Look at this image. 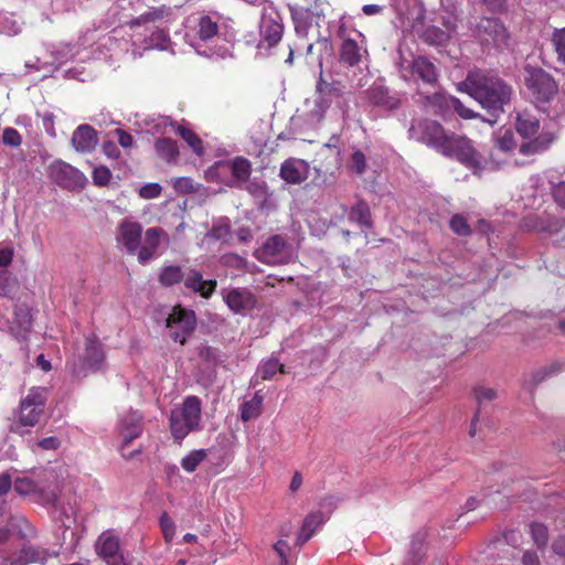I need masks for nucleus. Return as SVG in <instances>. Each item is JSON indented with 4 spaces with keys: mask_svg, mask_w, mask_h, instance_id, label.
Wrapping results in <instances>:
<instances>
[{
    "mask_svg": "<svg viewBox=\"0 0 565 565\" xmlns=\"http://www.w3.org/2000/svg\"><path fill=\"white\" fill-rule=\"evenodd\" d=\"M408 136L446 157L456 158L473 172L482 168V158L472 141L465 136L447 134L443 126L435 120L414 119L408 129Z\"/></svg>",
    "mask_w": 565,
    "mask_h": 565,
    "instance_id": "1",
    "label": "nucleus"
},
{
    "mask_svg": "<svg viewBox=\"0 0 565 565\" xmlns=\"http://www.w3.org/2000/svg\"><path fill=\"white\" fill-rule=\"evenodd\" d=\"M458 87L488 109L492 116L502 113L504 105L510 103L512 96L511 86L500 77L481 70L469 72Z\"/></svg>",
    "mask_w": 565,
    "mask_h": 565,
    "instance_id": "2",
    "label": "nucleus"
},
{
    "mask_svg": "<svg viewBox=\"0 0 565 565\" xmlns=\"http://www.w3.org/2000/svg\"><path fill=\"white\" fill-rule=\"evenodd\" d=\"M201 422V401L188 396L180 407L170 414V428L174 439L181 441L190 431L199 428Z\"/></svg>",
    "mask_w": 565,
    "mask_h": 565,
    "instance_id": "3",
    "label": "nucleus"
},
{
    "mask_svg": "<svg viewBox=\"0 0 565 565\" xmlns=\"http://www.w3.org/2000/svg\"><path fill=\"white\" fill-rule=\"evenodd\" d=\"M523 81L531 96L540 103L550 102L558 90L556 82L546 71L531 64L524 66Z\"/></svg>",
    "mask_w": 565,
    "mask_h": 565,
    "instance_id": "4",
    "label": "nucleus"
},
{
    "mask_svg": "<svg viewBox=\"0 0 565 565\" xmlns=\"http://www.w3.org/2000/svg\"><path fill=\"white\" fill-rule=\"evenodd\" d=\"M473 34L484 49L503 51L510 44V34L507 28L494 18H481L473 28Z\"/></svg>",
    "mask_w": 565,
    "mask_h": 565,
    "instance_id": "5",
    "label": "nucleus"
},
{
    "mask_svg": "<svg viewBox=\"0 0 565 565\" xmlns=\"http://www.w3.org/2000/svg\"><path fill=\"white\" fill-rule=\"evenodd\" d=\"M337 36L341 40L339 45V63L345 67H356L367 55V50L363 45V35L356 31H349L341 24Z\"/></svg>",
    "mask_w": 565,
    "mask_h": 565,
    "instance_id": "6",
    "label": "nucleus"
},
{
    "mask_svg": "<svg viewBox=\"0 0 565 565\" xmlns=\"http://www.w3.org/2000/svg\"><path fill=\"white\" fill-rule=\"evenodd\" d=\"M105 361V353L102 343L95 338H87L85 342V350L79 359V362L73 361L67 363V369L72 374L77 377H84L88 371H98L102 369Z\"/></svg>",
    "mask_w": 565,
    "mask_h": 565,
    "instance_id": "7",
    "label": "nucleus"
},
{
    "mask_svg": "<svg viewBox=\"0 0 565 565\" xmlns=\"http://www.w3.org/2000/svg\"><path fill=\"white\" fill-rule=\"evenodd\" d=\"M166 326L170 330L171 339L174 342L184 344L188 338L195 330V313L194 311L184 309L181 306H175L169 313Z\"/></svg>",
    "mask_w": 565,
    "mask_h": 565,
    "instance_id": "8",
    "label": "nucleus"
},
{
    "mask_svg": "<svg viewBox=\"0 0 565 565\" xmlns=\"http://www.w3.org/2000/svg\"><path fill=\"white\" fill-rule=\"evenodd\" d=\"M49 397L45 387H32L20 403L19 420L23 426H34L44 412Z\"/></svg>",
    "mask_w": 565,
    "mask_h": 565,
    "instance_id": "9",
    "label": "nucleus"
},
{
    "mask_svg": "<svg viewBox=\"0 0 565 565\" xmlns=\"http://www.w3.org/2000/svg\"><path fill=\"white\" fill-rule=\"evenodd\" d=\"M255 256L264 264L282 265L294 258V250L280 235H274L255 252Z\"/></svg>",
    "mask_w": 565,
    "mask_h": 565,
    "instance_id": "10",
    "label": "nucleus"
},
{
    "mask_svg": "<svg viewBox=\"0 0 565 565\" xmlns=\"http://www.w3.org/2000/svg\"><path fill=\"white\" fill-rule=\"evenodd\" d=\"M218 18L209 14L192 15L186 21L185 38L194 46L196 41L206 42L218 33Z\"/></svg>",
    "mask_w": 565,
    "mask_h": 565,
    "instance_id": "11",
    "label": "nucleus"
},
{
    "mask_svg": "<svg viewBox=\"0 0 565 565\" xmlns=\"http://www.w3.org/2000/svg\"><path fill=\"white\" fill-rule=\"evenodd\" d=\"M50 178L61 188L67 190H78L84 188L85 175L64 161H55L49 168Z\"/></svg>",
    "mask_w": 565,
    "mask_h": 565,
    "instance_id": "12",
    "label": "nucleus"
},
{
    "mask_svg": "<svg viewBox=\"0 0 565 565\" xmlns=\"http://www.w3.org/2000/svg\"><path fill=\"white\" fill-rule=\"evenodd\" d=\"M142 226L130 218H124L117 227V243L126 249L128 254H137L141 243Z\"/></svg>",
    "mask_w": 565,
    "mask_h": 565,
    "instance_id": "13",
    "label": "nucleus"
},
{
    "mask_svg": "<svg viewBox=\"0 0 565 565\" xmlns=\"http://www.w3.org/2000/svg\"><path fill=\"white\" fill-rule=\"evenodd\" d=\"M282 31L280 14L274 8H265L259 22L262 42H266L268 46H274L280 41Z\"/></svg>",
    "mask_w": 565,
    "mask_h": 565,
    "instance_id": "14",
    "label": "nucleus"
},
{
    "mask_svg": "<svg viewBox=\"0 0 565 565\" xmlns=\"http://www.w3.org/2000/svg\"><path fill=\"white\" fill-rule=\"evenodd\" d=\"M98 555L108 565H127L126 558L120 551L119 539L109 532L99 535L96 544Z\"/></svg>",
    "mask_w": 565,
    "mask_h": 565,
    "instance_id": "15",
    "label": "nucleus"
},
{
    "mask_svg": "<svg viewBox=\"0 0 565 565\" xmlns=\"http://www.w3.org/2000/svg\"><path fill=\"white\" fill-rule=\"evenodd\" d=\"M426 106L430 107L436 115H444L449 107H454L465 119L477 117V114L463 106L458 98L447 97L444 93H435L431 96H427Z\"/></svg>",
    "mask_w": 565,
    "mask_h": 565,
    "instance_id": "16",
    "label": "nucleus"
},
{
    "mask_svg": "<svg viewBox=\"0 0 565 565\" xmlns=\"http://www.w3.org/2000/svg\"><path fill=\"white\" fill-rule=\"evenodd\" d=\"M169 243L168 234L160 227H150L145 233V244L139 247L138 262L142 265L156 257L161 244Z\"/></svg>",
    "mask_w": 565,
    "mask_h": 565,
    "instance_id": "17",
    "label": "nucleus"
},
{
    "mask_svg": "<svg viewBox=\"0 0 565 565\" xmlns=\"http://www.w3.org/2000/svg\"><path fill=\"white\" fill-rule=\"evenodd\" d=\"M223 298L228 308L235 313L244 315L256 306V297L244 288L224 290Z\"/></svg>",
    "mask_w": 565,
    "mask_h": 565,
    "instance_id": "18",
    "label": "nucleus"
},
{
    "mask_svg": "<svg viewBox=\"0 0 565 565\" xmlns=\"http://www.w3.org/2000/svg\"><path fill=\"white\" fill-rule=\"evenodd\" d=\"M175 20L174 12L170 7L161 6L150 8L147 12L136 17L130 21V26H140L149 23L157 26L172 23Z\"/></svg>",
    "mask_w": 565,
    "mask_h": 565,
    "instance_id": "19",
    "label": "nucleus"
},
{
    "mask_svg": "<svg viewBox=\"0 0 565 565\" xmlns=\"http://www.w3.org/2000/svg\"><path fill=\"white\" fill-rule=\"evenodd\" d=\"M50 554L46 550L24 546L17 555L12 557L0 556V565H28L31 563H45Z\"/></svg>",
    "mask_w": 565,
    "mask_h": 565,
    "instance_id": "20",
    "label": "nucleus"
},
{
    "mask_svg": "<svg viewBox=\"0 0 565 565\" xmlns=\"http://www.w3.org/2000/svg\"><path fill=\"white\" fill-rule=\"evenodd\" d=\"M142 433V416L138 412L127 413L119 423V434L122 439L121 450L138 438Z\"/></svg>",
    "mask_w": 565,
    "mask_h": 565,
    "instance_id": "21",
    "label": "nucleus"
},
{
    "mask_svg": "<svg viewBox=\"0 0 565 565\" xmlns=\"http://www.w3.org/2000/svg\"><path fill=\"white\" fill-rule=\"evenodd\" d=\"M97 143V132L87 124L79 125L72 135V145L77 152H92Z\"/></svg>",
    "mask_w": 565,
    "mask_h": 565,
    "instance_id": "22",
    "label": "nucleus"
},
{
    "mask_svg": "<svg viewBox=\"0 0 565 565\" xmlns=\"http://www.w3.org/2000/svg\"><path fill=\"white\" fill-rule=\"evenodd\" d=\"M527 139L529 141L523 142L520 146L519 152L523 156L531 157L547 151L555 141L556 136L551 131H542L541 134Z\"/></svg>",
    "mask_w": 565,
    "mask_h": 565,
    "instance_id": "23",
    "label": "nucleus"
},
{
    "mask_svg": "<svg viewBox=\"0 0 565 565\" xmlns=\"http://www.w3.org/2000/svg\"><path fill=\"white\" fill-rule=\"evenodd\" d=\"M308 168L305 161L289 159L280 168V177L288 183L297 184L307 179Z\"/></svg>",
    "mask_w": 565,
    "mask_h": 565,
    "instance_id": "24",
    "label": "nucleus"
},
{
    "mask_svg": "<svg viewBox=\"0 0 565 565\" xmlns=\"http://www.w3.org/2000/svg\"><path fill=\"white\" fill-rule=\"evenodd\" d=\"M183 280L188 289L199 292L204 298L210 297L216 288L215 280H204L196 270H189L184 274Z\"/></svg>",
    "mask_w": 565,
    "mask_h": 565,
    "instance_id": "25",
    "label": "nucleus"
},
{
    "mask_svg": "<svg viewBox=\"0 0 565 565\" xmlns=\"http://www.w3.org/2000/svg\"><path fill=\"white\" fill-rule=\"evenodd\" d=\"M369 100L380 107L392 110L399 106V99L391 95L388 89L382 85H374L366 90Z\"/></svg>",
    "mask_w": 565,
    "mask_h": 565,
    "instance_id": "26",
    "label": "nucleus"
},
{
    "mask_svg": "<svg viewBox=\"0 0 565 565\" xmlns=\"http://www.w3.org/2000/svg\"><path fill=\"white\" fill-rule=\"evenodd\" d=\"M515 129L523 138H532L537 135L540 129V120L527 110L516 114Z\"/></svg>",
    "mask_w": 565,
    "mask_h": 565,
    "instance_id": "27",
    "label": "nucleus"
},
{
    "mask_svg": "<svg viewBox=\"0 0 565 565\" xmlns=\"http://www.w3.org/2000/svg\"><path fill=\"white\" fill-rule=\"evenodd\" d=\"M326 521V518L322 512L317 511L309 513L306 519L303 520L302 526L300 529V532L297 537V544L302 545L308 540L311 539L315 531L323 524Z\"/></svg>",
    "mask_w": 565,
    "mask_h": 565,
    "instance_id": "28",
    "label": "nucleus"
},
{
    "mask_svg": "<svg viewBox=\"0 0 565 565\" xmlns=\"http://www.w3.org/2000/svg\"><path fill=\"white\" fill-rule=\"evenodd\" d=\"M412 72L425 83L434 84L437 81L436 67L426 57H416L412 63Z\"/></svg>",
    "mask_w": 565,
    "mask_h": 565,
    "instance_id": "29",
    "label": "nucleus"
},
{
    "mask_svg": "<svg viewBox=\"0 0 565 565\" xmlns=\"http://www.w3.org/2000/svg\"><path fill=\"white\" fill-rule=\"evenodd\" d=\"M349 221L359 224L362 227H372L371 211L366 202L359 201L348 214Z\"/></svg>",
    "mask_w": 565,
    "mask_h": 565,
    "instance_id": "30",
    "label": "nucleus"
},
{
    "mask_svg": "<svg viewBox=\"0 0 565 565\" xmlns=\"http://www.w3.org/2000/svg\"><path fill=\"white\" fill-rule=\"evenodd\" d=\"M263 396L259 393H255L254 396L244 402L239 408V417L243 422H249L257 418L262 413Z\"/></svg>",
    "mask_w": 565,
    "mask_h": 565,
    "instance_id": "31",
    "label": "nucleus"
},
{
    "mask_svg": "<svg viewBox=\"0 0 565 565\" xmlns=\"http://www.w3.org/2000/svg\"><path fill=\"white\" fill-rule=\"evenodd\" d=\"M157 154L167 162L175 161L179 156L177 142L170 138H159L154 142Z\"/></svg>",
    "mask_w": 565,
    "mask_h": 565,
    "instance_id": "32",
    "label": "nucleus"
},
{
    "mask_svg": "<svg viewBox=\"0 0 565 565\" xmlns=\"http://www.w3.org/2000/svg\"><path fill=\"white\" fill-rule=\"evenodd\" d=\"M345 85L340 79L328 82L320 73L319 81L316 86V93H324L332 99H338L344 94Z\"/></svg>",
    "mask_w": 565,
    "mask_h": 565,
    "instance_id": "33",
    "label": "nucleus"
},
{
    "mask_svg": "<svg viewBox=\"0 0 565 565\" xmlns=\"http://www.w3.org/2000/svg\"><path fill=\"white\" fill-rule=\"evenodd\" d=\"M334 99L326 95L324 93H316L315 105L310 110L309 117L313 122H319L327 110L330 108Z\"/></svg>",
    "mask_w": 565,
    "mask_h": 565,
    "instance_id": "34",
    "label": "nucleus"
},
{
    "mask_svg": "<svg viewBox=\"0 0 565 565\" xmlns=\"http://www.w3.org/2000/svg\"><path fill=\"white\" fill-rule=\"evenodd\" d=\"M231 172L235 182L238 184L245 183L252 172L250 162L243 157H237L231 163Z\"/></svg>",
    "mask_w": 565,
    "mask_h": 565,
    "instance_id": "35",
    "label": "nucleus"
},
{
    "mask_svg": "<svg viewBox=\"0 0 565 565\" xmlns=\"http://www.w3.org/2000/svg\"><path fill=\"white\" fill-rule=\"evenodd\" d=\"M277 373H285V367L276 358L263 361L257 369V374L264 381L271 380Z\"/></svg>",
    "mask_w": 565,
    "mask_h": 565,
    "instance_id": "36",
    "label": "nucleus"
},
{
    "mask_svg": "<svg viewBox=\"0 0 565 565\" xmlns=\"http://www.w3.org/2000/svg\"><path fill=\"white\" fill-rule=\"evenodd\" d=\"M420 38L430 45H444L450 39L449 32H445L435 25L425 28L420 33Z\"/></svg>",
    "mask_w": 565,
    "mask_h": 565,
    "instance_id": "37",
    "label": "nucleus"
},
{
    "mask_svg": "<svg viewBox=\"0 0 565 565\" xmlns=\"http://www.w3.org/2000/svg\"><path fill=\"white\" fill-rule=\"evenodd\" d=\"M147 49L167 50L170 44V38L162 28L157 29L145 40Z\"/></svg>",
    "mask_w": 565,
    "mask_h": 565,
    "instance_id": "38",
    "label": "nucleus"
},
{
    "mask_svg": "<svg viewBox=\"0 0 565 565\" xmlns=\"http://www.w3.org/2000/svg\"><path fill=\"white\" fill-rule=\"evenodd\" d=\"M545 230L553 238V243L565 249V220H552Z\"/></svg>",
    "mask_w": 565,
    "mask_h": 565,
    "instance_id": "39",
    "label": "nucleus"
},
{
    "mask_svg": "<svg viewBox=\"0 0 565 565\" xmlns=\"http://www.w3.org/2000/svg\"><path fill=\"white\" fill-rule=\"evenodd\" d=\"M184 273L179 266L170 265L162 268L159 280L164 286H172L183 280Z\"/></svg>",
    "mask_w": 565,
    "mask_h": 565,
    "instance_id": "40",
    "label": "nucleus"
},
{
    "mask_svg": "<svg viewBox=\"0 0 565 565\" xmlns=\"http://www.w3.org/2000/svg\"><path fill=\"white\" fill-rule=\"evenodd\" d=\"M205 457L206 451L204 449L193 450L182 459L181 467L186 472H193Z\"/></svg>",
    "mask_w": 565,
    "mask_h": 565,
    "instance_id": "41",
    "label": "nucleus"
},
{
    "mask_svg": "<svg viewBox=\"0 0 565 565\" xmlns=\"http://www.w3.org/2000/svg\"><path fill=\"white\" fill-rule=\"evenodd\" d=\"M177 131L195 153L201 154L203 152L202 141L192 130L178 126Z\"/></svg>",
    "mask_w": 565,
    "mask_h": 565,
    "instance_id": "42",
    "label": "nucleus"
},
{
    "mask_svg": "<svg viewBox=\"0 0 565 565\" xmlns=\"http://www.w3.org/2000/svg\"><path fill=\"white\" fill-rule=\"evenodd\" d=\"M348 168L350 171H352L359 175H362L366 171L365 154L359 149L354 150L350 157Z\"/></svg>",
    "mask_w": 565,
    "mask_h": 565,
    "instance_id": "43",
    "label": "nucleus"
},
{
    "mask_svg": "<svg viewBox=\"0 0 565 565\" xmlns=\"http://www.w3.org/2000/svg\"><path fill=\"white\" fill-rule=\"evenodd\" d=\"M449 226L454 233L460 236H467L471 233V228L468 221L461 214H455L451 216Z\"/></svg>",
    "mask_w": 565,
    "mask_h": 565,
    "instance_id": "44",
    "label": "nucleus"
},
{
    "mask_svg": "<svg viewBox=\"0 0 565 565\" xmlns=\"http://www.w3.org/2000/svg\"><path fill=\"white\" fill-rule=\"evenodd\" d=\"M530 531L535 544L541 547L545 546L548 540L547 527L541 523H533L530 525Z\"/></svg>",
    "mask_w": 565,
    "mask_h": 565,
    "instance_id": "45",
    "label": "nucleus"
},
{
    "mask_svg": "<svg viewBox=\"0 0 565 565\" xmlns=\"http://www.w3.org/2000/svg\"><path fill=\"white\" fill-rule=\"evenodd\" d=\"M160 527L162 530L164 540L167 542H171L175 534V524L166 512H163L160 516Z\"/></svg>",
    "mask_w": 565,
    "mask_h": 565,
    "instance_id": "46",
    "label": "nucleus"
},
{
    "mask_svg": "<svg viewBox=\"0 0 565 565\" xmlns=\"http://www.w3.org/2000/svg\"><path fill=\"white\" fill-rule=\"evenodd\" d=\"M173 189L180 193H193L196 191L194 182L189 177L175 178L171 181Z\"/></svg>",
    "mask_w": 565,
    "mask_h": 565,
    "instance_id": "47",
    "label": "nucleus"
},
{
    "mask_svg": "<svg viewBox=\"0 0 565 565\" xmlns=\"http://www.w3.org/2000/svg\"><path fill=\"white\" fill-rule=\"evenodd\" d=\"M412 558L407 561V565H417L424 555V542L422 537H415L411 545Z\"/></svg>",
    "mask_w": 565,
    "mask_h": 565,
    "instance_id": "48",
    "label": "nucleus"
},
{
    "mask_svg": "<svg viewBox=\"0 0 565 565\" xmlns=\"http://www.w3.org/2000/svg\"><path fill=\"white\" fill-rule=\"evenodd\" d=\"M2 142L6 146L19 147L22 143V137L17 129L8 127L3 129Z\"/></svg>",
    "mask_w": 565,
    "mask_h": 565,
    "instance_id": "49",
    "label": "nucleus"
},
{
    "mask_svg": "<svg viewBox=\"0 0 565 565\" xmlns=\"http://www.w3.org/2000/svg\"><path fill=\"white\" fill-rule=\"evenodd\" d=\"M553 43H554L558 60L565 64V28L562 30H557L553 34Z\"/></svg>",
    "mask_w": 565,
    "mask_h": 565,
    "instance_id": "50",
    "label": "nucleus"
},
{
    "mask_svg": "<svg viewBox=\"0 0 565 565\" xmlns=\"http://www.w3.org/2000/svg\"><path fill=\"white\" fill-rule=\"evenodd\" d=\"M515 147V141L512 132L505 131L504 135L497 139L495 149L501 152H510Z\"/></svg>",
    "mask_w": 565,
    "mask_h": 565,
    "instance_id": "51",
    "label": "nucleus"
},
{
    "mask_svg": "<svg viewBox=\"0 0 565 565\" xmlns=\"http://www.w3.org/2000/svg\"><path fill=\"white\" fill-rule=\"evenodd\" d=\"M110 179H111V172L107 167L100 166V167H96L94 169L93 180H94L95 184L106 185L109 183Z\"/></svg>",
    "mask_w": 565,
    "mask_h": 565,
    "instance_id": "52",
    "label": "nucleus"
},
{
    "mask_svg": "<svg viewBox=\"0 0 565 565\" xmlns=\"http://www.w3.org/2000/svg\"><path fill=\"white\" fill-rule=\"evenodd\" d=\"M209 236L216 241H227L231 236V228L228 224L214 225L209 233Z\"/></svg>",
    "mask_w": 565,
    "mask_h": 565,
    "instance_id": "53",
    "label": "nucleus"
},
{
    "mask_svg": "<svg viewBox=\"0 0 565 565\" xmlns=\"http://www.w3.org/2000/svg\"><path fill=\"white\" fill-rule=\"evenodd\" d=\"M14 282L15 281L11 277V274L7 269L1 268L0 269V296H7L11 291Z\"/></svg>",
    "mask_w": 565,
    "mask_h": 565,
    "instance_id": "54",
    "label": "nucleus"
},
{
    "mask_svg": "<svg viewBox=\"0 0 565 565\" xmlns=\"http://www.w3.org/2000/svg\"><path fill=\"white\" fill-rule=\"evenodd\" d=\"M13 323H18L21 331L25 332L31 328V315L28 310L19 309L14 312Z\"/></svg>",
    "mask_w": 565,
    "mask_h": 565,
    "instance_id": "55",
    "label": "nucleus"
},
{
    "mask_svg": "<svg viewBox=\"0 0 565 565\" xmlns=\"http://www.w3.org/2000/svg\"><path fill=\"white\" fill-rule=\"evenodd\" d=\"M161 185L159 183H147L139 190V195L143 199H154L161 193Z\"/></svg>",
    "mask_w": 565,
    "mask_h": 565,
    "instance_id": "56",
    "label": "nucleus"
},
{
    "mask_svg": "<svg viewBox=\"0 0 565 565\" xmlns=\"http://www.w3.org/2000/svg\"><path fill=\"white\" fill-rule=\"evenodd\" d=\"M14 489L17 492L21 494H28L30 492L35 491V484L32 480L28 478H21L15 480Z\"/></svg>",
    "mask_w": 565,
    "mask_h": 565,
    "instance_id": "57",
    "label": "nucleus"
},
{
    "mask_svg": "<svg viewBox=\"0 0 565 565\" xmlns=\"http://www.w3.org/2000/svg\"><path fill=\"white\" fill-rule=\"evenodd\" d=\"M478 404L481 405L483 402L492 401L497 397V392L491 387H478L475 391Z\"/></svg>",
    "mask_w": 565,
    "mask_h": 565,
    "instance_id": "58",
    "label": "nucleus"
},
{
    "mask_svg": "<svg viewBox=\"0 0 565 565\" xmlns=\"http://www.w3.org/2000/svg\"><path fill=\"white\" fill-rule=\"evenodd\" d=\"M552 191L555 202L565 207V181L553 184Z\"/></svg>",
    "mask_w": 565,
    "mask_h": 565,
    "instance_id": "59",
    "label": "nucleus"
},
{
    "mask_svg": "<svg viewBox=\"0 0 565 565\" xmlns=\"http://www.w3.org/2000/svg\"><path fill=\"white\" fill-rule=\"evenodd\" d=\"M222 262L226 266H233L235 268H243L245 266V259L236 254H226L222 257Z\"/></svg>",
    "mask_w": 565,
    "mask_h": 565,
    "instance_id": "60",
    "label": "nucleus"
},
{
    "mask_svg": "<svg viewBox=\"0 0 565 565\" xmlns=\"http://www.w3.org/2000/svg\"><path fill=\"white\" fill-rule=\"evenodd\" d=\"M115 135L118 137V143L124 148V149H127V148H130L132 147L134 145V138L130 134H128L127 131L120 129V128H117L115 129Z\"/></svg>",
    "mask_w": 565,
    "mask_h": 565,
    "instance_id": "61",
    "label": "nucleus"
},
{
    "mask_svg": "<svg viewBox=\"0 0 565 565\" xmlns=\"http://www.w3.org/2000/svg\"><path fill=\"white\" fill-rule=\"evenodd\" d=\"M153 128L156 132L162 134H166L168 130H175L174 124L168 117H160Z\"/></svg>",
    "mask_w": 565,
    "mask_h": 565,
    "instance_id": "62",
    "label": "nucleus"
},
{
    "mask_svg": "<svg viewBox=\"0 0 565 565\" xmlns=\"http://www.w3.org/2000/svg\"><path fill=\"white\" fill-rule=\"evenodd\" d=\"M457 17L455 14H448L447 17H443L441 24L445 26V32H449V38L456 32L457 30Z\"/></svg>",
    "mask_w": 565,
    "mask_h": 565,
    "instance_id": "63",
    "label": "nucleus"
},
{
    "mask_svg": "<svg viewBox=\"0 0 565 565\" xmlns=\"http://www.w3.org/2000/svg\"><path fill=\"white\" fill-rule=\"evenodd\" d=\"M103 152L110 159H117L120 156V151L114 141H105L103 143Z\"/></svg>",
    "mask_w": 565,
    "mask_h": 565,
    "instance_id": "64",
    "label": "nucleus"
}]
</instances>
